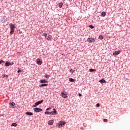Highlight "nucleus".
Listing matches in <instances>:
<instances>
[{
	"mask_svg": "<svg viewBox=\"0 0 130 130\" xmlns=\"http://www.w3.org/2000/svg\"><path fill=\"white\" fill-rule=\"evenodd\" d=\"M51 38H52V37L50 35H49L48 37L46 38V39L48 40V41H49V40H51Z\"/></svg>",
	"mask_w": 130,
	"mask_h": 130,
	"instance_id": "12",
	"label": "nucleus"
},
{
	"mask_svg": "<svg viewBox=\"0 0 130 130\" xmlns=\"http://www.w3.org/2000/svg\"><path fill=\"white\" fill-rule=\"evenodd\" d=\"M100 106V104H96V107H99Z\"/></svg>",
	"mask_w": 130,
	"mask_h": 130,
	"instance_id": "34",
	"label": "nucleus"
},
{
	"mask_svg": "<svg viewBox=\"0 0 130 130\" xmlns=\"http://www.w3.org/2000/svg\"><path fill=\"white\" fill-rule=\"evenodd\" d=\"M99 39H100L101 40H102V39H103L104 37H103V36L102 35H100L99 36Z\"/></svg>",
	"mask_w": 130,
	"mask_h": 130,
	"instance_id": "23",
	"label": "nucleus"
},
{
	"mask_svg": "<svg viewBox=\"0 0 130 130\" xmlns=\"http://www.w3.org/2000/svg\"><path fill=\"white\" fill-rule=\"evenodd\" d=\"M37 62L38 64H39V66L41 65L42 63V61L41 60H40V58H38L37 59Z\"/></svg>",
	"mask_w": 130,
	"mask_h": 130,
	"instance_id": "6",
	"label": "nucleus"
},
{
	"mask_svg": "<svg viewBox=\"0 0 130 130\" xmlns=\"http://www.w3.org/2000/svg\"><path fill=\"white\" fill-rule=\"evenodd\" d=\"M62 6H63V4H62V3H60L59 4V8H62Z\"/></svg>",
	"mask_w": 130,
	"mask_h": 130,
	"instance_id": "20",
	"label": "nucleus"
},
{
	"mask_svg": "<svg viewBox=\"0 0 130 130\" xmlns=\"http://www.w3.org/2000/svg\"><path fill=\"white\" fill-rule=\"evenodd\" d=\"M9 26L10 27V29H15V28H16V26H15V24H13V23H10L9 24Z\"/></svg>",
	"mask_w": 130,
	"mask_h": 130,
	"instance_id": "8",
	"label": "nucleus"
},
{
	"mask_svg": "<svg viewBox=\"0 0 130 130\" xmlns=\"http://www.w3.org/2000/svg\"><path fill=\"white\" fill-rule=\"evenodd\" d=\"M70 72L72 73V74H73V73H75V70H73V69H71L70 70Z\"/></svg>",
	"mask_w": 130,
	"mask_h": 130,
	"instance_id": "25",
	"label": "nucleus"
},
{
	"mask_svg": "<svg viewBox=\"0 0 130 130\" xmlns=\"http://www.w3.org/2000/svg\"><path fill=\"white\" fill-rule=\"evenodd\" d=\"M18 73H22V70H19L18 71H17Z\"/></svg>",
	"mask_w": 130,
	"mask_h": 130,
	"instance_id": "33",
	"label": "nucleus"
},
{
	"mask_svg": "<svg viewBox=\"0 0 130 130\" xmlns=\"http://www.w3.org/2000/svg\"><path fill=\"white\" fill-rule=\"evenodd\" d=\"M95 69H89V72H95Z\"/></svg>",
	"mask_w": 130,
	"mask_h": 130,
	"instance_id": "26",
	"label": "nucleus"
},
{
	"mask_svg": "<svg viewBox=\"0 0 130 130\" xmlns=\"http://www.w3.org/2000/svg\"><path fill=\"white\" fill-rule=\"evenodd\" d=\"M48 124L49 125H52V124H53V120H51L48 122Z\"/></svg>",
	"mask_w": 130,
	"mask_h": 130,
	"instance_id": "15",
	"label": "nucleus"
},
{
	"mask_svg": "<svg viewBox=\"0 0 130 130\" xmlns=\"http://www.w3.org/2000/svg\"><path fill=\"white\" fill-rule=\"evenodd\" d=\"M43 102V100H41V101L36 102L35 104V105L33 106V107H36L38 106V105H39V104H41V103H42Z\"/></svg>",
	"mask_w": 130,
	"mask_h": 130,
	"instance_id": "2",
	"label": "nucleus"
},
{
	"mask_svg": "<svg viewBox=\"0 0 130 130\" xmlns=\"http://www.w3.org/2000/svg\"><path fill=\"white\" fill-rule=\"evenodd\" d=\"M47 86H48V84H41V85H39V87H46Z\"/></svg>",
	"mask_w": 130,
	"mask_h": 130,
	"instance_id": "14",
	"label": "nucleus"
},
{
	"mask_svg": "<svg viewBox=\"0 0 130 130\" xmlns=\"http://www.w3.org/2000/svg\"><path fill=\"white\" fill-rule=\"evenodd\" d=\"M42 36H44V37H45V39H46V37L47 36V34L44 33V34H43Z\"/></svg>",
	"mask_w": 130,
	"mask_h": 130,
	"instance_id": "22",
	"label": "nucleus"
},
{
	"mask_svg": "<svg viewBox=\"0 0 130 130\" xmlns=\"http://www.w3.org/2000/svg\"><path fill=\"white\" fill-rule=\"evenodd\" d=\"M35 112H40L42 111V109L39 108H35L34 109Z\"/></svg>",
	"mask_w": 130,
	"mask_h": 130,
	"instance_id": "4",
	"label": "nucleus"
},
{
	"mask_svg": "<svg viewBox=\"0 0 130 130\" xmlns=\"http://www.w3.org/2000/svg\"><path fill=\"white\" fill-rule=\"evenodd\" d=\"M87 41L89 42V43H92L93 42H95V40L94 38H88Z\"/></svg>",
	"mask_w": 130,
	"mask_h": 130,
	"instance_id": "3",
	"label": "nucleus"
},
{
	"mask_svg": "<svg viewBox=\"0 0 130 130\" xmlns=\"http://www.w3.org/2000/svg\"><path fill=\"white\" fill-rule=\"evenodd\" d=\"M44 77L46 78V79H48V78H49V75H45Z\"/></svg>",
	"mask_w": 130,
	"mask_h": 130,
	"instance_id": "28",
	"label": "nucleus"
},
{
	"mask_svg": "<svg viewBox=\"0 0 130 130\" xmlns=\"http://www.w3.org/2000/svg\"><path fill=\"white\" fill-rule=\"evenodd\" d=\"M9 105H10V106H15L16 105V104L14 102L10 103Z\"/></svg>",
	"mask_w": 130,
	"mask_h": 130,
	"instance_id": "19",
	"label": "nucleus"
},
{
	"mask_svg": "<svg viewBox=\"0 0 130 130\" xmlns=\"http://www.w3.org/2000/svg\"><path fill=\"white\" fill-rule=\"evenodd\" d=\"M11 126H17V123H13L11 124Z\"/></svg>",
	"mask_w": 130,
	"mask_h": 130,
	"instance_id": "24",
	"label": "nucleus"
},
{
	"mask_svg": "<svg viewBox=\"0 0 130 130\" xmlns=\"http://www.w3.org/2000/svg\"><path fill=\"white\" fill-rule=\"evenodd\" d=\"M3 62H5V61H4V60H1L0 61V64H2V63H3Z\"/></svg>",
	"mask_w": 130,
	"mask_h": 130,
	"instance_id": "30",
	"label": "nucleus"
},
{
	"mask_svg": "<svg viewBox=\"0 0 130 130\" xmlns=\"http://www.w3.org/2000/svg\"><path fill=\"white\" fill-rule=\"evenodd\" d=\"M50 109V108H48L46 109V111H47L49 110Z\"/></svg>",
	"mask_w": 130,
	"mask_h": 130,
	"instance_id": "36",
	"label": "nucleus"
},
{
	"mask_svg": "<svg viewBox=\"0 0 130 130\" xmlns=\"http://www.w3.org/2000/svg\"><path fill=\"white\" fill-rule=\"evenodd\" d=\"M25 114H26V115H29V116L33 115V113H32L30 112H27L25 113Z\"/></svg>",
	"mask_w": 130,
	"mask_h": 130,
	"instance_id": "13",
	"label": "nucleus"
},
{
	"mask_svg": "<svg viewBox=\"0 0 130 130\" xmlns=\"http://www.w3.org/2000/svg\"><path fill=\"white\" fill-rule=\"evenodd\" d=\"M69 81H70V82H75V79H74L73 78H69Z\"/></svg>",
	"mask_w": 130,
	"mask_h": 130,
	"instance_id": "21",
	"label": "nucleus"
},
{
	"mask_svg": "<svg viewBox=\"0 0 130 130\" xmlns=\"http://www.w3.org/2000/svg\"><path fill=\"white\" fill-rule=\"evenodd\" d=\"M61 94L63 98H68V96H67V92H66L64 91L61 92Z\"/></svg>",
	"mask_w": 130,
	"mask_h": 130,
	"instance_id": "5",
	"label": "nucleus"
},
{
	"mask_svg": "<svg viewBox=\"0 0 130 130\" xmlns=\"http://www.w3.org/2000/svg\"><path fill=\"white\" fill-rule=\"evenodd\" d=\"M5 66L6 67H9V66H11V62H9V61H7L6 63H5Z\"/></svg>",
	"mask_w": 130,
	"mask_h": 130,
	"instance_id": "17",
	"label": "nucleus"
},
{
	"mask_svg": "<svg viewBox=\"0 0 130 130\" xmlns=\"http://www.w3.org/2000/svg\"><path fill=\"white\" fill-rule=\"evenodd\" d=\"M100 83H101V84H103V83H106V81L105 80H104V79H102L101 80H100L99 81Z\"/></svg>",
	"mask_w": 130,
	"mask_h": 130,
	"instance_id": "11",
	"label": "nucleus"
},
{
	"mask_svg": "<svg viewBox=\"0 0 130 130\" xmlns=\"http://www.w3.org/2000/svg\"><path fill=\"white\" fill-rule=\"evenodd\" d=\"M104 122H107V121H108V120L107 119H104Z\"/></svg>",
	"mask_w": 130,
	"mask_h": 130,
	"instance_id": "31",
	"label": "nucleus"
},
{
	"mask_svg": "<svg viewBox=\"0 0 130 130\" xmlns=\"http://www.w3.org/2000/svg\"><path fill=\"white\" fill-rule=\"evenodd\" d=\"M53 111L50 112L51 114H52V115H54L56 114V110L55 109H53Z\"/></svg>",
	"mask_w": 130,
	"mask_h": 130,
	"instance_id": "7",
	"label": "nucleus"
},
{
	"mask_svg": "<svg viewBox=\"0 0 130 130\" xmlns=\"http://www.w3.org/2000/svg\"><path fill=\"white\" fill-rule=\"evenodd\" d=\"M120 53V51H115L113 53V55H118Z\"/></svg>",
	"mask_w": 130,
	"mask_h": 130,
	"instance_id": "10",
	"label": "nucleus"
},
{
	"mask_svg": "<svg viewBox=\"0 0 130 130\" xmlns=\"http://www.w3.org/2000/svg\"><path fill=\"white\" fill-rule=\"evenodd\" d=\"M10 34L12 35L14 34V33L15 32V29H10Z\"/></svg>",
	"mask_w": 130,
	"mask_h": 130,
	"instance_id": "18",
	"label": "nucleus"
},
{
	"mask_svg": "<svg viewBox=\"0 0 130 130\" xmlns=\"http://www.w3.org/2000/svg\"><path fill=\"white\" fill-rule=\"evenodd\" d=\"M89 27L90 28H91V29H93L94 28V26H93L92 25H90Z\"/></svg>",
	"mask_w": 130,
	"mask_h": 130,
	"instance_id": "32",
	"label": "nucleus"
},
{
	"mask_svg": "<svg viewBox=\"0 0 130 130\" xmlns=\"http://www.w3.org/2000/svg\"><path fill=\"white\" fill-rule=\"evenodd\" d=\"M78 95L79 96V97H81V96H82V94H81V93H79V94H78Z\"/></svg>",
	"mask_w": 130,
	"mask_h": 130,
	"instance_id": "35",
	"label": "nucleus"
},
{
	"mask_svg": "<svg viewBox=\"0 0 130 130\" xmlns=\"http://www.w3.org/2000/svg\"><path fill=\"white\" fill-rule=\"evenodd\" d=\"M101 16L102 17H105L106 16V12H103L102 13H101Z\"/></svg>",
	"mask_w": 130,
	"mask_h": 130,
	"instance_id": "16",
	"label": "nucleus"
},
{
	"mask_svg": "<svg viewBox=\"0 0 130 130\" xmlns=\"http://www.w3.org/2000/svg\"><path fill=\"white\" fill-rule=\"evenodd\" d=\"M45 114L50 115L51 114V113H50V112H45Z\"/></svg>",
	"mask_w": 130,
	"mask_h": 130,
	"instance_id": "27",
	"label": "nucleus"
},
{
	"mask_svg": "<svg viewBox=\"0 0 130 130\" xmlns=\"http://www.w3.org/2000/svg\"><path fill=\"white\" fill-rule=\"evenodd\" d=\"M64 124H66V122L63 121H61L57 124V126H58V127H62V126H63Z\"/></svg>",
	"mask_w": 130,
	"mask_h": 130,
	"instance_id": "1",
	"label": "nucleus"
},
{
	"mask_svg": "<svg viewBox=\"0 0 130 130\" xmlns=\"http://www.w3.org/2000/svg\"><path fill=\"white\" fill-rule=\"evenodd\" d=\"M9 76L7 75H3V78H8Z\"/></svg>",
	"mask_w": 130,
	"mask_h": 130,
	"instance_id": "29",
	"label": "nucleus"
},
{
	"mask_svg": "<svg viewBox=\"0 0 130 130\" xmlns=\"http://www.w3.org/2000/svg\"><path fill=\"white\" fill-rule=\"evenodd\" d=\"M40 83H41L42 84H43L44 83H48V81L47 80L44 79V80H41L40 81Z\"/></svg>",
	"mask_w": 130,
	"mask_h": 130,
	"instance_id": "9",
	"label": "nucleus"
}]
</instances>
